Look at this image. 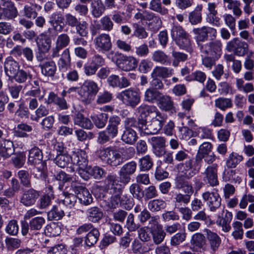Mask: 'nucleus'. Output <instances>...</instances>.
Returning <instances> with one entry per match:
<instances>
[{
  "mask_svg": "<svg viewBox=\"0 0 254 254\" xmlns=\"http://www.w3.org/2000/svg\"><path fill=\"white\" fill-rule=\"evenodd\" d=\"M87 218L89 221L97 222L101 220L104 216L103 211L98 207H92L86 211Z\"/></svg>",
  "mask_w": 254,
  "mask_h": 254,
  "instance_id": "c85d7f7f",
  "label": "nucleus"
},
{
  "mask_svg": "<svg viewBox=\"0 0 254 254\" xmlns=\"http://www.w3.org/2000/svg\"><path fill=\"white\" fill-rule=\"evenodd\" d=\"M86 178L84 177H81L83 179L87 180L90 176L93 177L94 178L96 179H99L101 178L105 174L104 170L98 166H94L91 167L90 166L88 167L87 169H86L85 171Z\"/></svg>",
  "mask_w": 254,
  "mask_h": 254,
  "instance_id": "473e14b6",
  "label": "nucleus"
},
{
  "mask_svg": "<svg viewBox=\"0 0 254 254\" xmlns=\"http://www.w3.org/2000/svg\"><path fill=\"white\" fill-rule=\"evenodd\" d=\"M95 48L102 53L109 51L112 48L111 39L109 34H101L94 40Z\"/></svg>",
  "mask_w": 254,
  "mask_h": 254,
  "instance_id": "9d476101",
  "label": "nucleus"
},
{
  "mask_svg": "<svg viewBox=\"0 0 254 254\" xmlns=\"http://www.w3.org/2000/svg\"><path fill=\"white\" fill-rule=\"evenodd\" d=\"M201 166L202 164L194 158V161L189 159L184 163H179L177 165V169L183 177L189 179L199 171Z\"/></svg>",
  "mask_w": 254,
  "mask_h": 254,
  "instance_id": "7ed1b4c3",
  "label": "nucleus"
},
{
  "mask_svg": "<svg viewBox=\"0 0 254 254\" xmlns=\"http://www.w3.org/2000/svg\"><path fill=\"white\" fill-rule=\"evenodd\" d=\"M74 124L82 128L90 129L93 125L90 120L80 113H77L73 118Z\"/></svg>",
  "mask_w": 254,
  "mask_h": 254,
  "instance_id": "a878e982",
  "label": "nucleus"
},
{
  "mask_svg": "<svg viewBox=\"0 0 254 254\" xmlns=\"http://www.w3.org/2000/svg\"><path fill=\"white\" fill-rule=\"evenodd\" d=\"M202 197L212 212L216 211L221 206V198L216 189H213L211 191H205L202 194Z\"/></svg>",
  "mask_w": 254,
  "mask_h": 254,
  "instance_id": "6e6552de",
  "label": "nucleus"
},
{
  "mask_svg": "<svg viewBox=\"0 0 254 254\" xmlns=\"http://www.w3.org/2000/svg\"><path fill=\"white\" fill-rule=\"evenodd\" d=\"M194 35V40L198 47L202 45V43L208 40L209 37L212 39L217 37V30L214 28L203 26L201 27L195 28L192 29Z\"/></svg>",
  "mask_w": 254,
  "mask_h": 254,
  "instance_id": "20e7f679",
  "label": "nucleus"
},
{
  "mask_svg": "<svg viewBox=\"0 0 254 254\" xmlns=\"http://www.w3.org/2000/svg\"><path fill=\"white\" fill-rule=\"evenodd\" d=\"M202 9V4H198L192 11L189 12L188 20L191 25H197L201 22Z\"/></svg>",
  "mask_w": 254,
  "mask_h": 254,
  "instance_id": "aec40b11",
  "label": "nucleus"
},
{
  "mask_svg": "<svg viewBox=\"0 0 254 254\" xmlns=\"http://www.w3.org/2000/svg\"><path fill=\"white\" fill-rule=\"evenodd\" d=\"M120 124L121 119L119 117L113 116L109 118L105 130L108 133L110 137L113 139L117 136Z\"/></svg>",
  "mask_w": 254,
  "mask_h": 254,
  "instance_id": "f8f14e48",
  "label": "nucleus"
},
{
  "mask_svg": "<svg viewBox=\"0 0 254 254\" xmlns=\"http://www.w3.org/2000/svg\"><path fill=\"white\" fill-rule=\"evenodd\" d=\"M20 67L19 63L10 57L6 58L4 62V72L9 79L18 71Z\"/></svg>",
  "mask_w": 254,
  "mask_h": 254,
  "instance_id": "4468645a",
  "label": "nucleus"
},
{
  "mask_svg": "<svg viewBox=\"0 0 254 254\" xmlns=\"http://www.w3.org/2000/svg\"><path fill=\"white\" fill-rule=\"evenodd\" d=\"M200 53L202 55H208L219 59L222 54L223 44L220 40L210 41L199 47Z\"/></svg>",
  "mask_w": 254,
  "mask_h": 254,
  "instance_id": "423d86ee",
  "label": "nucleus"
},
{
  "mask_svg": "<svg viewBox=\"0 0 254 254\" xmlns=\"http://www.w3.org/2000/svg\"><path fill=\"white\" fill-rule=\"evenodd\" d=\"M137 137L134 130L131 128H126L122 136V140L127 144H132L137 140Z\"/></svg>",
  "mask_w": 254,
  "mask_h": 254,
  "instance_id": "ea45409f",
  "label": "nucleus"
},
{
  "mask_svg": "<svg viewBox=\"0 0 254 254\" xmlns=\"http://www.w3.org/2000/svg\"><path fill=\"white\" fill-rule=\"evenodd\" d=\"M90 10L92 15L96 18L100 17L105 10L101 0H92L90 4Z\"/></svg>",
  "mask_w": 254,
  "mask_h": 254,
  "instance_id": "7c9ffc66",
  "label": "nucleus"
},
{
  "mask_svg": "<svg viewBox=\"0 0 254 254\" xmlns=\"http://www.w3.org/2000/svg\"><path fill=\"white\" fill-rule=\"evenodd\" d=\"M144 134H156L162 128V126L160 122L151 119V123L148 121H144Z\"/></svg>",
  "mask_w": 254,
  "mask_h": 254,
  "instance_id": "cd10ccee",
  "label": "nucleus"
},
{
  "mask_svg": "<svg viewBox=\"0 0 254 254\" xmlns=\"http://www.w3.org/2000/svg\"><path fill=\"white\" fill-rule=\"evenodd\" d=\"M99 89L95 81L91 80H85L78 91L81 101L86 104L90 103L94 100Z\"/></svg>",
  "mask_w": 254,
  "mask_h": 254,
  "instance_id": "f03ea898",
  "label": "nucleus"
},
{
  "mask_svg": "<svg viewBox=\"0 0 254 254\" xmlns=\"http://www.w3.org/2000/svg\"><path fill=\"white\" fill-rule=\"evenodd\" d=\"M166 207V202L162 199H154L150 201L148 203V208L152 211H159L164 209Z\"/></svg>",
  "mask_w": 254,
  "mask_h": 254,
  "instance_id": "864d4df0",
  "label": "nucleus"
},
{
  "mask_svg": "<svg viewBox=\"0 0 254 254\" xmlns=\"http://www.w3.org/2000/svg\"><path fill=\"white\" fill-rule=\"evenodd\" d=\"M39 196V194L38 191L31 189L23 193L21 198L20 202L26 206H30L35 203Z\"/></svg>",
  "mask_w": 254,
  "mask_h": 254,
  "instance_id": "6ab92c4d",
  "label": "nucleus"
},
{
  "mask_svg": "<svg viewBox=\"0 0 254 254\" xmlns=\"http://www.w3.org/2000/svg\"><path fill=\"white\" fill-rule=\"evenodd\" d=\"M77 198L81 203L85 205H88L92 201V197L91 194L89 191L85 188L83 190L77 195Z\"/></svg>",
  "mask_w": 254,
  "mask_h": 254,
  "instance_id": "6e6d98bb",
  "label": "nucleus"
},
{
  "mask_svg": "<svg viewBox=\"0 0 254 254\" xmlns=\"http://www.w3.org/2000/svg\"><path fill=\"white\" fill-rule=\"evenodd\" d=\"M72 164L78 166V172L80 177L86 178L85 173L89 166L87 155L85 151L77 149L73 151L71 154Z\"/></svg>",
  "mask_w": 254,
  "mask_h": 254,
  "instance_id": "39448f33",
  "label": "nucleus"
},
{
  "mask_svg": "<svg viewBox=\"0 0 254 254\" xmlns=\"http://www.w3.org/2000/svg\"><path fill=\"white\" fill-rule=\"evenodd\" d=\"M118 67L124 71L134 69L137 65V61L132 57H122L118 62Z\"/></svg>",
  "mask_w": 254,
  "mask_h": 254,
  "instance_id": "dca6fc26",
  "label": "nucleus"
},
{
  "mask_svg": "<svg viewBox=\"0 0 254 254\" xmlns=\"http://www.w3.org/2000/svg\"><path fill=\"white\" fill-rule=\"evenodd\" d=\"M149 8L162 15H166L168 12V10L166 8L162 6L160 0H152L150 2Z\"/></svg>",
  "mask_w": 254,
  "mask_h": 254,
  "instance_id": "5fc2aeb1",
  "label": "nucleus"
},
{
  "mask_svg": "<svg viewBox=\"0 0 254 254\" xmlns=\"http://www.w3.org/2000/svg\"><path fill=\"white\" fill-rule=\"evenodd\" d=\"M175 208H180L179 205L182 204H187L190 201V195H185L182 193L176 194L174 198Z\"/></svg>",
  "mask_w": 254,
  "mask_h": 254,
  "instance_id": "4d7b16f0",
  "label": "nucleus"
},
{
  "mask_svg": "<svg viewBox=\"0 0 254 254\" xmlns=\"http://www.w3.org/2000/svg\"><path fill=\"white\" fill-rule=\"evenodd\" d=\"M54 162L60 168H65L72 164L71 155L70 156L66 153L59 154L54 159Z\"/></svg>",
  "mask_w": 254,
  "mask_h": 254,
  "instance_id": "72a5a7b5",
  "label": "nucleus"
},
{
  "mask_svg": "<svg viewBox=\"0 0 254 254\" xmlns=\"http://www.w3.org/2000/svg\"><path fill=\"white\" fill-rule=\"evenodd\" d=\"M14 152L13 142L9 139H0V160L8 158Z\"/></svg>",
  "mask_w": 254,
  "mask_h": 254,
  "instance_id": "ddd939ff",
  "label": "nucleus"
},
{
  "mask_svg": "<svg viewBox=\"0 0 254 254\" xmlns=\"http://www.w3.org/2000/svg\"><path fill=\"white\" fill-rule=\"evenodd\" d=\"M40 66L42 73L48 77L53 76L57 70L56 64L53 61L45 62Z\"/></svg>",
  "mask_w": 254,
  "mask_h": 254,
  "instance_id": "2f4dec72",
  "label": "nucleus"
},
{
  "mask_svg": "<svg viewBox=\"0 0 254 254\" xmlns=\"http://www.w3.org/2000/svg\"><path fill=\"white\" fill-rule=\"evenodd\" d=\"M153 60L158 63L164 65L170 64V62L168 56L163 51H157L155 52L153 55Z\"/></svg>",
  "mask_w": 254,
  "mask_h": 254,
  "instance_id": "3c124183",
  "label": "nucleus"
},
{
  "mask_svg": "<svg viewBox=\"0 0 254 254\" xmlns=\"http://www.w3.org/2000/svg\"><path fill=\"white\" fill-rule=\"evenodd\" d=\"M174 42L180 49L185 50L190 54L193 52L192 42L189 34L179 38Z\"/></svg>",
  "mask_w": 254,
  "mask_h": 254,
  "instance_id": "a211bd4d",
  "label": "nucleus"
},
{
  "mask_svg": "<svg viewBox=\"0 0 254 254\" xmlns=\"http://www.w3.org/2000/svg\"><path fill=\"white\" fill-rule=\"evenodd\" d=\"M31 78L32 75L29 73L20 69L10 79L14 80L17 83H22Z\"/></svg>",
  "mask_w": 254,
  "mask_h": 254,
  "instance_id": "09e8293b",
  "label": "nucleus"
},
{
  "mask_svg": "<svg viewBox=\"0 0 254 254\" xmlns=\"http://www.w3.org/2000/svg\"><path fill=\"white\" fill-rule=\"evenodd\" d=\"M35 115H32L31 119L32 121L38 122L40 118L49 114V110L44 105H41L35 111Z\"/></svg>",
  "mask_w": 254,
  "mask_h": 254,
  "instance_id": "680f3d73",
  "label": "nucleus"
},
{
  "mask_svg": "<svg viewBox=\"0 0 254 254\" xmlns=\"http://www.w3.org/2000/svg\"><path fill=\"white\" fill-rule=\"evenodd\" d=\"M174 74V69L164 66H156L151 73V76L162 78L171 76Z\"/></svg>",
  "mask_w": 254,
  "mask_h": 254,
  "instance_id": "bb28decb",
  "label": "nucleus"
},
{
  "mask_svg": "<svg viewBox=\"0 0 254 254\" xmlns=\"http://www.w3.org/2000/svg\"><path fill=\"white\" fill-rule=\"evenodd\" d=\"M206 79V74L200 70L192 72L190 75L185 77V79L188 82L196 81L200 83H203Z\"/></svg>",
  "mask_w": 254,
  "mask_h": 254,
  "instance_id": "e433bc0d",
  "label": "nucleus"
},
{
  "mask_svg": "<svg viewBox=\"0 0 254 254\" xmlns=\"http://www.w3.org/2000/svg\"><path fill=\"white\" fill-rule=\"evenodd\" d=\"M121 192H115L109 200L107 202L106 205L110 210H114L121 206Z\"/></svg>",
  "mask_w": 254,
  "mask_h": 254,
  "instance_id": "79ce46f5",
  "label": "nucleus"
},
{
  "mask_svg": "<svg viewBox=\"0 0 254 254\" xmlns=\"http://www.w3.org/2000/svg\"><path fill=\"white\" fill-rule=\"evenodd\" d=\"M150 233L152 235L154 242L156 244H160L163 241L166 235L162 226L158 224L154 225L153 229L150 230Z\"/></svg>",
  "mask_w": 254,
  "mask_h": 254,
  "instance_id": "f704fd0d",
  "label": "nucleus"
},
{
  "mask_svg": "<svg viewBox=\"0 0 254 254\" xmlns=\"http://www.w3.org/2000/svg\"><path fill=\"white\" fill-rule=\"evenodd\" d=\"M107 82L110 86L113 87L120 88H126L130 85V82L125 77L121 78L116 75H111L107 79Z\"/></svg>",
  "mask_w": 254,
  "mask_h": 254,
  "instance_id": "412c9836",
  "label": "nucleus"
},
{
  "mask_svg": "<svg viewBox=\"0 0 254 254\" xmlns=\"http://www.w3.org/2000/svg\"><path fill=\"white\" fill-rule=\"evenodd\" d=\"M148 142L152 147L153 153L158 157L163 156L166 153L167 140L165 137L154 136L148 138Z\"/></svg>",
  "mask_w": 254,
  "mask_h": 254,
  "instance_id": "1a4fd4ad",
  "label": "nucleus"
},
{
  "mask_svg": "<svg viewBox=\"0 0 254 254\" xmlns=\"http://www.w3.org/2000/svg\"><path fill=\"white\" fill-rule=\"evenodd\" d=\"M106 181L107 185L109 189L113 190L114 192H121V185L119 184V182L116 175H108Z\"/></svg>",
  "mask_w": 254,
  "mask_h": 254,
  "instance_id": "4c0bfd02",
  "label": "nucleus"
},
{
  "mask_svg": "<svg viewBox=\"0 0 254 254\" xmlns=\"http://www.w3.org/2000/svg\"><path fill=\"white\" fill-rule=\"evenodd\" d=\"M58 64L60 70L66 71L71 65V58L70 52L68 49H65L61 55V58L58 62Z\"/></svg>",
  "mask_w": 254,
  "mask_h": 254,
  "instance_id": "b1692460",
  "label": "nucleus"
},
{
  "mask_svg": "<svg viewBox=\"0 0 254 254\" xmlns=\"http://www.w3.org/2000/svg\"><path fill=\"white\" fill-rule=\"evenodd\" d=\"M100 28L106 31H110L113 28L114 24L108 15L102 17L100 20Z\"/></svg>",
  "mask_w": 254,
  "mask_h": 254,
  "instance_id": "13d9d810",
  "label": "nucleus"
},
{
  "mask_svg": "<svg viewBox=\"0 0 254 254\" xmlns=\"http://www.w3.org/2000/svg\"><path fill=\"white\" fill-rule=\"evenodd\" d=\"M91 119L95 126L101 129L105 127L108 119V115L105 113H100L92 116Z\"/></svg>",
  "mask_w": 254,
  "mask_h": 254,
  "instance_id": "58836bf2",
  "label": "nucleus"
},
{
  "mask_svg": "<svg viewBox=\"0 0 254 254\" xmlns=\"http://www.w3.org/2000/svg\"><path fill=\"white\" fill-rule=\"evenodd\" d=\"M5 19H10L15 18L17 15V10L14 4L8 6H3Z\"/></svg>",
  "mask_w": 254,
  "mask_h": 254,
  "instance_id": "69168bd1",
  "label": "nucleus"
},
{
  "mask_svg": "<svg viewBox=\"0 0 254 254\" xmlns=\"http://www.w3.org/2000/svg\"><path fill=\"white\" fill-rule=\"evenodd\" d=\"M113 98L112 94L110 92L105 91L99 93L97 96L96 103L98 104H103L110 102Z\"/></svg>",
  "mask_w": 254,
  "mask_h": 254,
  "instance_id": "0e129e2a",
  "label": "nucleus"
},
{
  "mask_svg": "<svg viewBox=\"0 0 254 254\" xmlns=\"http://www.w3.org/2000/svg\"><path fill=\"white\" fill-rule=\"evenodd\" d=\"M70 42V38L67 34L63 33L59 35L57 38L56 44L62 49L68 46Z\"/></svg>",
  "mask_w": 254,
  "mask_h": 254,
  "instance_id": "338daca9",
  "label": "nucleus"
},
{
  "mask_svg": "<svg viewBox=\"0 0 254 254\" xmlns=\"http://www.w3.org/2000/svg\"><path fill=\"white\" fill-rule=\"evenodd\" d=\"M64 215V212L63 210L59 209L58 207L54 206L48 213L47 217L49 221H58L60 220Z\"/></svg>",
  "mask_w": 254,
  "mask_h": 254,
  "instance_id": "603ef678",
  "label": "nucleus"
},
{
  "mask_svg": "<svg viewBox=\"0 0 254 254\" xmlns=\"http://www.w3.org/2000/svg\"><path fill=\"white\" fill-rule=\"evenodd\" d=\"M32 130V127L26 124H20L18 125L14 130V134L18 137H26L28 136L26 132H30Z\"/></svg>",
  "mask_w": 254,
  "mask_h": 254,
  "instance_id": "37998d69",
  "label": "nucleus"
},
{
  "mask_svg": "<svg viewBox=\"0 0 254 254\" xmlns=\"http://www.w3.org/2000/svg\"><path fill=\"white\" fill-rule=\"evenodd\" d=\"M215 106L222 111H225L232 107L233 104L230 99L220 97L215 100Z\"/></svg>",
  "mask_w": 254,
  "mask_h": 254,
  "instance_id": "8fccbe9b",
  "label": "nucleus"
},
{
  "mask_svg": "<svg viewBox=\"0 0 254 254\" xmlns=\"http://www.w3.org/2000/svg\"><path fill=\"white\" fill-rule=\"evenodd\" d=\"M233 168L225 167L222 179L225 182L240 184L242 181L241 178L236 175V170L232 169Z\"/></svg>",
  "mask_w": 254,
  "mask_h": 254,
  "instance_id": "393cba45",
  "label": "nucleus"
},
{
  "mask_svg": "<svg viewBox=\"0 0 254 254\" xmlns=\"http://www.w3.org/2000/svg\"><path fill=\"white\" fill-rule=\"evenodd\" d=\"M189 34L182 26L179 25H174L171 31V36L174 41Z\"/></svg>",
  "mask_w": 254,
  "mask_h": 254,
  "instance_id": "de8ad7c7",
  "label": "nucleus"
},
{
  "mask_svg": "<svg viewBox=\"0 0 254 254\" xmlns=\"http://www.w3.org/2000/svg\"><path fill=\"white\" fill-rule=\"evenodd\" d=\"M65 197L63 200V203L67 207L72 208L73 207L77 200V195L71 193L64 192Z\"/></svg>",
  "mask_w": 254,
  "mask_h": 254,
  "instance_id": "e2e57ef3",
  "label": "nucleus"
},
{
  "mask_svg": "<svg viewBox=\"0 0 254 254\" xmlns=\"http://www.w3.org/2000/svg\"><path fill=\"white\" fill-rule=\"evenodd\" d=\"M213 148V145L209 142H204L198 148L195 158L197 159L202 165L203 159L206 155L209 154Z\"/></svg>",
  "mask_w": 254,
  "mask_h": 254,
  "instance_id": "5701e85b",
  "label": "nucleus"
},
{
  "mask_svg": "<svg viewBox=\"0 0 254 254\" xmlns=\"http://www.w3.org/2000/svg\"><path fill=\"white\" fill-rule=\"evenodd\" d=\"M172 57L173 58L172 65L174 67L178 66L180 63H183L188 59L187 54L183 52L176 51H172Z\"/></svg>",
  "mask_w": 254,
  "mask_h": 254,
  "instance_id": "c03bdc74",
  "label": "nucleus"
},
{
  "mask_svg": "<svg viewBox=\"0 0 254 254\" xmlns=\"http://www.w3.org/2000/svg\"><path fill=\"white\" fill-rule=\"evenodd\" d=\"M217 168L218 165L213 164L212 165L208 166L204 172L203 180L207 182L211 187L217 186L219 185Z\"/></svg>",
  "mask_w": 254,
  "mask_h": 254,
  "instance_id": "9b49d317",
  "label": "nucleus"
},
{
  "mask_svg": "<svg viewBox=\"0 0 254 254\" xmlns=\"http://www.w3.org/2000/svg\"><path fill=\"white\" fill-rule=\"evenodd\" d=\"M118 98L126 105L134 108L140 101V93L137 90L129 88L122 91L119 95Z\"/></svg>",
  "mask_w": 254,
  "mask_h": 254,
  "instance_id": "0eeeda50",
  "label": "nucleus"
},
{
  "mask_svg": "<svg viewBox=\"0 0 254 254\" xmlns=\"http://www.w3.org/2000/svg\"><path fill=\"white\" fill-rule=\"evenodd\" d=\"M43 153L37 147L34 146L29 150L28 163L31 165H36L42 162Z\"/></svg>",
  "mask_w": 254,
  "mask_h": 254,
  "instance_id": "f3484780",
  "label": "nucleus"
},
{
  "mask_svg": "<svg viewBox=\"0 0 254 254\" xmlns=\"http://www.w3.org/2000/svg\"><path fill=\"white\" fill-rule=\"evenodd\" d=\"M243 159L244 157L242 155L233 152L226 159L225 167L235 168Z\"/></svg>",
  "mask_w": 254,
  "mask_h": 254,
  "instance_id": "c9c22d12",
  "label": "nucleus"
},
{
  "mask_svg": "<svg viewBox=\"0 0 254 254\" xmlns=\"http://www.w3.org/2000/svg\"><path fill=\"white\" fill-rule=\"evenodd\" d=\"M67 249L64 245L60 244L51 248L47 254H66Z\"/></svg>",
  "mask_w": 254,
  "mask_h": 254,
  "instance_id": "774afa93",
  "label": "nucleus"
},
{
  "mask_svg": "<svg viewBox=\"0 0 254 254\" xmlns=\"http://www.w3.org/2000/svg\"><path fill=\"white\" fill-rule=\"evenodd\" d=\"M205 243L204 236L200 233H196L192 235L190 240V249L193 252H199L205 246Z\"/></svg>",
  "mask_w": 254,
  "mask_h": 254,
  "instance_id": "4be33fe9",
  "label": "nucleus"
},
{
  "mask_svg": "<svg viewBox=\"0 0 254 254\" xmlns=\"http://www.w3.org/2000/svg\"><path fill=\"white\" fill-rule=\"evenodd\" d=\"M64 19L61 13L55 12L50 16L49 23L56 32L61 33L64 27Z\"/></svg>",
  "mask_w": 254,
  "mask_h": 254,
  "instance_id": "2eb2a0df",
  "label": "nucleus"
},
{
  "mask_svg": "<svg viewBox=\"0 0 254 254\" xmlns=\"http://www.w3.org/2000/svg\"><path fill=\"white\" fill-rule=\"evenodd\" d=\"M157 105L161 110L169 111L173 108L174 102L170 96L161 94L157 101Z\"/></svg>",
  "mask_w": 254,
  "mask_h": 254,
  "instance_id": "c756f323",
  "label": "nucleus"
},
{
  "mask_svg": "<svg viewBox=\"0 0 254 254\" xmlns=\"http://www.w3.org/2000/svg\"><path fill=\"white\" fill-rule=\"evenodd\" d=\"M202 64L206 68L211 69L213 65L215 64L216 61L219 59H216L214 57L208 55H202Z\"/></svg>",
  "mask_w": 254,
  "mask_h": 254,
  "instance_id": "052dcab7",
  "label": "nucleus"
},
{
  "mask_svg": "<svg viewBox=\"0 0 254 254\" xmlns=\"http://www.w3.org/2000/svg\"><path fill=\"white\" fill-rule=\"evenodd\" d=\"M227 8L229 10H232L233 14L237 17H239L242 13V11L240 8L241 3L240 1L233 0L227 3Z\"/></svg>",
  "mask_w": 254,
  "mask_h": 254,
  "instance_id": "bf43d9fd",
  "label": "nucleus"
},
{
  "mask_svg": "<svg viewBox=\"0 0 254 254\" xmlns=\"http://www.w3.org/2000/svg\"><path fill=\"white\" fill-rule=\"evenodd\" d=\"M161 93L153 88H150L146 90L144 94L145 101L151 103L157 101L161 95Z\"/></svg>",
  "mask_w": 254,
  "mask_h": 254,
  "instance_id": "a19ab883",
  "label": "nucleus"
},
{
  "mask_svg": "<svg viewBox=\"0 0 254 254\" xmlns=\"http://www.w3.org/2000/svg\"><path fill=\"white\" fill-rule=\"evenodd\" d=\"M99 232L96 228H93L87 234L85 238V244L88 246H92L95 244L99 238Z\"/></svg>",
  "mask_w": 254,
  "mask_h": 254,
  "instance_id": "49530a36",
  "label": "nucleus"
},
{
  "mask_svg": "<svg viewBox=\"0 0 254 254\" xmlns=\"http://www.w3.org/2000/svg\"><path fill=\"white\" fill-rule=\"evenodd\" d=\"M207 239L211 250L215 252L221 244L220 237L216 233L210 232L208 233Z\"/></svg>",
  "mask_w": 254,
  "mask_h": 254,
  "instance_id": "a18cd8bd",
  "label": "nucleus"
},
{
  "mask_svg": "<svg viewBox=\"0 0 254 254\" xmlns=\"http://www.w3.org/2000/svg\"><path fill=\"white\" fill-rule=\"evenodd\" d=\"M97 155L103 162L112 166H117L123 162L121 150L112 146L100 148Z\"/></svg>",
  "mask_w": 254,
  "mask_h": 254,
  "instance_id": "f257e3e1",
  "label": "nucleus"
}]
</instances>
